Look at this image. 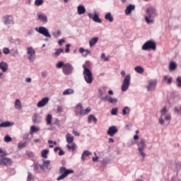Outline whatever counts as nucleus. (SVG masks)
I'll return each instance as SVG.
<instances>
[{
  "label": "nucleus",
  "mask_w": 181,
  "mask_h": 181,
  "mask_svg": "<svg viewBox=\"0 0 181 181\" xmlns=\"http://www.w3.org/2000/svg\"><path fill=\"white\" fill-rule=\"evenodd\" d=\"M176 69H177V64H176V62L171 61L169 65V70L170 71H175Z\"/></svg>",
  "instance_id": "nucleus-26"
},
{
  "label": "nucleus",
  "mask_w": 181,
  "mask_h": 181,
  "mask_svg": "<svg viewBox=\"0 0 181 181\" xmlns=\"http://www.w3.org/2000/svg\"><path fill=\"white\" fill-rule=\"evenodd\" d=\"M163 81L165 83L166 82L168 86L172 84V81H173V78L171 76H164L163 78Z\"/></svg>",
  "instance_id": "nucleus-24"
},
{
  "label": "nucleus",
  "mask_w": 181,
  "mask_h": 181,
  "mask_svg": "<svg viewBox=\"0 0 181 181\" xmlns=\"http://www.w3.org/2000/svg\"><path fill=\"white\" fill-rule=\"evenodd\" d=\"M38 20L41 22H43V23H47V16L43 13H40L37 15Z\"/></svg>",
  "instance_id": "nucleus-23"
},
{
  "label": "nucleus",
  "mask_w": 181,
  "mask_h": 181,
  "mask_svg": "<svg viewBox=\"0 0 181 181\" xmlns=\"http://www.w3.org/2000/svg\"><path fill=\"white\" fill-rule=\"evenodd\" d=\"M91 152L88 151H84L81 155V160H83L84 162V160H86L84 158L85 156H90V155H91Z\"/></svg>",
  "instance_id": "nucleus-35"
},
{
  "label": "nucleus",
  "mask_w": 181,
  "mask_h": 181,
  "mask_svg": "<svg viewBox=\"0 0 181 181\" xmlns=\"http://www.w3.org/2000/svg\"><path fill=\"white\" fill-rule=\"evenodd\" d=\"M27 144H28L27 142L19 143L18 146L19 149H22V148H25V146H26Z\"/></svg>",
  "instance_id": "nucleus-49"
},
{
  "label": "nucleus",
  "mask_w": 181,
  "mask_h": 181,
  "mask_svg": "<svg viewBox=\"0 0 181 181\" xmlns=\"http://www.w3.org/2000/svg\"><path fill=\"white\" fill-rule=\"evenodd\" d=\"M33 30H30L28 31L27 35L28 36H30V35H33Z\"/></svg>",
  "instance_id": "nucleus-64"
},
{
  "label": "nucleus",
  "mask_w": 181,
  "mask_h": 181,
  "mask_svg": "<svg viewBox=\"0 0 181 181\" xmlns=\"http://www.w3.org/2000/svg\"><path fill=\"white\" fill-rule=\"evenodd\" d=\"M101 59L103 60H104V62H108V60H110V58H108V57H105V53H103L101 54Z\"/></svg>",
  "instance_id": "nucleus-50"
},
{
  "label": "nucleus",
  "mask_w": 181,
  "mask_h": 181,
  "mask_svg": "<svg viewBox=\"0 0 181 181\" xmlns=\"http://www.w3.org/2000/svg\"><path fill=\"white\" fill-rule=\"evenodd\" d=\"M117 114H118V108L115 107V108L112 109L111 115H117Z\"/></svg>",
  "instance_id": "nucleus-48"
},
{
  "label": "nucleus",
  "mask_w": 181,
  "mask_h": 181,
  "mask_svg": "<svg viewBox=\"0 0 181 181\" xmlns=\"http://www.w3.org/2000/svg\"><path fill=\"white\" fill-rule=\"evenodd\" d=\"M91 112V107H88L86 108V110H83L82 117H84V115H88V114H90Z\"/></svg>",
  "instance_id": "nucleus-40"
},
{
  "label": "nucleus",
  "mask_w": 181,
  "mask_h": 181,
  "mask_svg": "<svg viewBox=\"0 0 181 181\" xmlns=\"http://www.w3.org/2000/svg\"><path fill=\"white\" fill-rule=\"evenodd\" d=\"M59 156H62V155H64V151L61 148L59 149Z\"/></svg>",
  "instance_id": "nucleus-61"
},
{
  "label": "nucleus",
  "mask_w": 181,
  "mask_h": 181,
  "mask_svg": "<svg viewBox=\"0 0 181 181\" xmlns=\"http://www.w3.org/2000/svg\"><path fill=\"white\" fill-rule=\"evenodd\" d=\"M66 138L67 144H73L74 141V137H73L70 133L66 134Z\"/></svg>",
  "instance_id": "nucleus-29"
},
{
  "label": "nucleus",
  "mask_w": 181,
  "mask_h": 181,
  "mask_svg": "<svg viewBox=\"0 0 181 181\" xmlns=\"http://www.w3.org/2000/svg\"><path fill=\"white\" fill-rule=\"evenodd\" d=\"M131 85V75L127 74L124 77L123 83L122 84L121 90L123 93H125L128 88H129V86Z\"/></svg>",
  "instance_id": "nucleus-6"
},
{
  "label": "nucleus",
  "mask_w": 181,
  "mask_h": 181,
  "mask_svg": "<svg viewBox=\"0 0 181 181\" xmlns=\"http://www.w3.org/2000/svg\"><path fill=\"white\" fill-rule=\"evenodd\" d=\"M93 21H94V22H97L98 23H101V19H100V17H98V14L95 13L94 16H93Z\"/></svg>",
  "instance_id": "nucleus-43"
},
{
  "label": "nucleus",
  "mask_w": 181,
  "mask_h": 181,
  "mask_svg": "<svg viewBox=\"0 0 181 181\" xmlns=\"http://www.w3.org/2000/svg\"><path fill=\"white\" fill-rule=\"evenodd\" d=\"M160 125H165V127H168V125L170 124V120L172 119V116L170 115V114L168 113V108H166V107H164L160 110Z\"/></svg>",
  "instance_id": "nucleus-1"
},
{
  "label": "nucleus",
  "mask_w": 181,
  "mask_h": 181,
  "mask_svg": "<svg viewBox=\"0 0 181 181\" xmlns=\"http://www.w3.org/2000/svg\"><path fill=\"white\" fill-rule=\"evenodd\" d=\"M35 5H36V6H40L41 5H43V0H35Z\"/></svg>",
  "instance_id": "nucleus-46"
},
{
  "label": "nucleus",
  "mask_w": 181,
  "mask_h": 181,
  "mask_svg": "<svg viewBox=\"0 0 181 181\" xmlns=\"http://www.w3.org/2000/svg\"><path fill=\"white\" fill-rule=\"evenodd\" d=\"M40 169L41 170H45V169L50 170V169H52V168H50V160H44L42 165H40Z\"/></svg>",
  "instance_id": "nucleus-15"
},
{
  "label": "nucleus",
  "mask_w": 181,
  "mask_h": 181,
  "mask_svg": "<svg viewBox=\"0 0 181 181\" xmlns=\"http://www.w3.org/2000/svg\"><path fill=\"white\" fill-rule=\"evenodd\" d=\"M59 173L61 175H59L57 178V181L63 180V179H66L68 175H71L74 173V170L71 169H67L66 167H61L59 168Z\"/></svg>",
  "instance_id": "nucleus-3"
},
{
  "label": "nucleus",
  "mask_w": 181,
  "mask_h": 181,
  "mask_svg": "<svg viewBox=\"0 0 181 181\" xmlns=\"http://www.w3.org/2000/svg\"><path fill=\"white\" fill-rule=\"evenodd\" d=\"M175 81L177 88H181V76H178Z\"/></svg>",
  "instance_id": "nucleus-44"
},
{
  "label": "nucleus",
  "mask_w": 181,
  "mask_h": 181,
  "mask_svg": "<svg viewBox=\"0 0 181 181\" xmlns=\"http://www.w3.org/2000/svg\"><path fill=\"white\" fill-rule=\"evenodd\" d=\"M74 90L71 88H68L63 92V95H71V94H74Z\"/></svg>",
  "instance_id": "nucleus-32"
},
{
  "label": "nucleus",
  "mask_w": 181,
  "mask_h": 181,
  "mask_svg": "<svg viewBox=\"0 0 181 181\" xmlns=\"http://www.w3.org/2000/svg\"><path fill=\"white\" fill-rule=\"evenodd\" d=\"M49 103V98H44L37 103L38 108H42V107H45Z\"/></svg>",
  "instance_id": "nucleus-18"
},
{
  "label": "nucleus",
  "mask_w": 181,
  "mask_h": 181,
  "mask_svg": "<svg viewBox=\"0 0 181 181\" xmlns=\"http://www.w3.org/2000/svg\"><path fill=\"white\" fill-rule=\"evenodd\" d=\"M37 131H39L38 127H36V126H35V125L31 126L30 129V134L32 135V134H33V133L37 132Z\"/></svg>",
  "instance_id": "nucleus-39"
},
{
  "label": "nucleus",
  "mask_w": 181,
  "mask_h": 181,
  "mask_svg": "<svg viewBox=\"0 0 181 181\" xmlns=\"http://www.w3.org/2000/svg\"><path fill=\"white\" fill-rule=\"evenodd\" d=\"M98 42V37H94L91 38L90 40L89 41L90 47H93V46H95V45H97Z\"/></svg>",
  "instance_id": "nucleus-25"
},
{
  "label": "nucleus",
  "mask_w": 181,
  "mask_h": 181,
  "mask_svg": "<svg viewBox=\"0 0 181 181\" xmlns=\"http://www.w3.org/2000/svg\"><path fill=\"white\" fill-rule=\"evenodd\" d=\"M105 19L106 21H109V22H114V17H112L111 13H106V15L105 16Z\"/></svg>",
  "instance_id": "nucleus-33"
},
{
  "label": "nucleus",
  "mask_w": 181,
  "mask_h": 181,
  "mask_svg": "<svg viewBox=\"0 0 181 181\" xmlns=\"http://www.w3.org/2000/svg\"><path fill=\"white\" fill-rule=\"evenodd\" d=\"M135 72L139 74H142L144 71V69L142 66H137L134 68Z\"/></svg>",
  "instance_id": "nucleus-38"
},
{
  "label": "nucleus",
  "mask_w": 181,
  "mask_h": 181,
  "mask_svg": "<svg viewBox=\"0 0 181 181\" xmlns=\"http://www.w3.org/2000/svg\"><path fill=\"white\" fill-rule=\"evenodd\" d=\"M73 70H74V67H73V65L70 63H66L64 65V67H62V71L66 76L71 74V73H73Z\"/></svg>",
  "instance_id": "nucleus-9"
},
{
  "label": "nucleus",
  "mask_w": 181,
  "mask_h": 181,
  "mask_svg": "<svg viewBox=\"0 0 181 181\" xmlns=\"http://www.w3.org/2000/svg\"><path fill=\"white\" fill-rule=\"evenodd\" d=\"M12 125H13V122H4L0 123V128H8V127H12Z\"/></svg>",
  "instance_id": "nucleus-28"
},
{
  "label": "nucleus",
  "mask_w": 181,
  "mask_h": 181,
  "mask_svg": "<svg viewBox=\"0 0 181 181\" xmlns=\"http://www.w3.org/2000/svg\"><path fill=\"white\" fill-rule=\"evenodd\" d=\"M0 165H6V166L12 165V160H11V158H4L0 160Z\"/></svg>",
  "instance_id": "nucleus-20"
},
{
  "label": "nucleus",
  "mask_w": 181,
  "mask_h": 181,
  "mask_svg": "<svg viewBox=\"0 0 181 181\" xmlns=\"http://www.w3.org/2000/svg\"><path fill=\"white\" fill-rule=\"evenodd\" d=\"M32 180H33V178L32 177V173H30V172H28L27 181H32Z\"/></svg>",
  "instance_id": "nucleus-51"
},
{
  "label": "nucleus",
  "mask_w": 181,
  "mask_h": 181,
  "mask_svg": "<svg viewBox=\"0 0 181 181\" xmlns=\"http://www.w3.org/2000/svg\"><path fill=\"white\" fill-rule=\"evenodd\" d=\"M38 117H39V115L37 114H35L33 115V121L34 123L37 122Z\"/></svg>",
  "instance_id": "nucleus-56"
},
{
  "label": "nucleus",
  "mask_w": 181,
  "mask_h": 181,
  "mask_svg": "<svg viewBox=\"0 0 181 181\" xmlns=\"http://www.w3.org/2000/svg\"><path fill=\"white\" fill-rule=\"evenodd\" d=\"M64 62H58L56 64V69H63L64 67Z\"/></svg>",
  "instance_id": "nucleus-45"
},
{
  "label": "nucleus",
  "mask_w": 181,
  "mask_h": 181,
  "mask_svg": "<svg viewBox=\"0 0 181 181\" xmlns=\"http://www.w3.org/2000/svg\"><path fill=\"white\" fill-rule=\"evenodd\" d=\"M77 146L76 145V143H72L71 146L69 144L66 145V148L69 151H72V152H74L76 151V148Z\"/></svg>",
  "instance_id": "nucleus-34"
},
{
  "label": "nucleus",
  "mask_w": 181,
  "mask_h": 181,
  "mask_svg": "<svg viewBox=\"0 0 181 181\" xmlns=\"http://www.w3.org/2000/svg\"><path fill=\"white\" fill-rule=\"evenodd\" d=\"M129 112H131V109L128 106H126L122 109L123 115H129Z\"/></svg>",
  "instance_id": "nucleus-36"
},
{
  "label": "nucleus",
  "mask_w": 181,
  "mask_h": 181,
  "mask_svg": "<svg viewBox=\"0 0 181 181\" xmlns=\"http://www.w3.org/2000/svg\"><path fill=\"white\" fill-rule=\"evenodd\" d=\"M79 53H81L83 57H87V56H88V54L91 53V51H90L89 49H84V48L81 47L79 48Z\"/></svg>",
  "instance_id": "nucleus-21"
},
{
  "label": "nucleus",
  "mask_w": 181,
  "mask_h": 181,
  "mask_svg": "<svg viewBox=\"0 0 181 181\" xmlns=\"http://www.w3.org/2000/svg\"><path fill=\"white\" fill-rule=\"evenodd\" d=\"M138 146V151L143 158V159H145V156H146V154H145V152H144V149L146 148V144H145V140L141 139L139 143H137Z\"/></svg>",
  "instance_id": "nucleus-8"
},
{
  "label": "nucleus",
  "mask_w": 181,
  "mask_h": 181,
  "mask_svg": "<svg viewBox=\"0 0 181 181\" xmlns=\"http://www.w3.org/2000/svg\"><path fill=\"white\" fill-rule=\"evenodd\" d=\"M83 105L81 103H78L74 109V112L76 117H83Z\"/></svg>",
  "instance_id": "nucleus-12"
},
{
  "label": "nucleus",
  "mask_w": 181,
  "mask_h": 181,
  "mask_svg": "<svg viewBox=\"0 0 181 181\" xmlns=\"http://www.w3.org/2000/svg\"><path fill=\"white\" fill-rule=\"evenodd\" d=\"M47 153H49V150H42L41 152L42 157L44 158V159H47Z\"/></svg>",
  "instance_id": "nucleus-42"
},
{
  "label": "nucleus",
  "mask_w": 181,
  "mask_h": 181,
  "mask_svg": "<svg viewBox=\"0 0 181 181\" xmlns=\"http://www.w3.org/2000/svg\"><path fill=\"white\" fill-rule=\"evenodd\" d=\"M60 35H62V31H60V30H57L56 33H53V36H54V37H59Z\"/></svg>",
  "instance_id": "nucleus-47"
},
{
  "label": "nucleus",
  "mask_w": 181,
  "mask_h": 181,
  "mask_svg": "<svg viewBox=\"0 0 181 181\" xmlns=\"http://www.w3.org/2000/svg\"><path fill=\"white\" fill-rule=\"evenodd\" d=\"M70 44L66 45L65 53H69L70 52Z\"/></svg>",
  "instance_id": "nucleus-55"
},
{
  "label": "nucleus",
  "mask_w": 181,
  "mask_h": 181,
  "mask_svg": "<svg viewBox=\"0 0 181 181\" xmlns=\"http://www.w3.org/2000/svg\"><path fill=\"white\" fill-rule=\"evenodd\" d=\"M73 134L75 136H80V133H78L76 130H73Z\"/></svg>",
  "instance_id": "nucleus-60"
},
{
  "label": "nucleus",
  "mask_w": 181,
  "mask_h": 181,
  "mask_svg": "<svg viewBox=\"0 0 181 181\" xmlns=\"http://www.w3.org/2000/svg\"><path fill=\"white\" fill-rule=\"evenodd\" d=\"M102 100H103V101H108L110 104H117V103H118V99H117V98H112L108 95L105 96Z\"/></svg>",
  "instance_id": "nucleus-14"
},
{
  "label": "nucleus",
  "mask_w": 181,
  "mask_h": 181,
  "mask_svg": "<svg viewBox=\"0 0 181 181\" xmlns=\"http://www.w3.org/2000/svg\"><path fill=\"white\" fill-rule=\"evenodd\" d=\"M58 113L62 112H63V107L62 106H57V110Z\"/></svg>",
  "instance_id": "nucleus-58"
},
{
  "label": "nucleus",
  "mask_w": 181,
  "mask_h": 181,
  "mask_svg": "<svg viewBox=\"0 0 181 181\" xmlns=\"http://www.w3.org/2000/svg\"><path fill=\"white\" fill-rule=\"evenodd\" d=\"M82 67L83 69V75L85 81L88 84H91V83H93V73L91 72L90 69L86 66V65L83 64Z\"/></svg>",
  "instance_id": "nucleus-2"
},
{
  "label": "nucleus",
  "mask_w": 181,
  "mask_h": 181,
  "mask_svg": "<svg viewBox=\"0 0 181 181\" xmlns=\"http://www.w3.org/2000/svg\"><path fill=\"white\" fill-rule=\"evenodd\" d=\"M27 54L28 55V60L30 62H35V59H36V52L33 47H27Z\"/></svg>",
  "instance_id": "nucleus-11"
},
{
  "label": "nucleus",
  "mask_w": 181,
  "mask_h": 181,
  "mask_svg": "<svg viewBox=\"0 0 181 181\" xmlns=\"http://www.w3.org/2000/svg\"><path fill=\"white\" fill-rule=\"evenodd\" d=\"M4 141L5 142H11L12 141V138L7 135L4 137Z\"/></svg>",
  "instance_id": "nucleus-52"
},
{
  "label": "nucleus",
  "mask_w": 181,
  "mask_h": 181,
  "mask_svg": "<svg viewBox=\"0 0 181 181\" xmlns=\"http://www.w3.org/2000/svg\"><path fill=\"white\" fill-rule=\"evenodd\" d=\"M14 107L16 110H21V108H22V103H21V100L19 99L16 100Z\"/></svg>",
  "instance_id": "nucleus-31"
},
{
  "label": "nucleus",
  "mask_w": 181,
  "mask_h": 181,
  "mask_svg": "<svg viewBox=\"0 0 181 181\" xmlns=\"http://www.w3.org/2000/svg\"><path fill=\"white\" fill-rule=\"evenodd\" d=\"M157 82L156 81H150L148 85L146 86L147 91H153L156 87Z\"/></svg>",
  "instance_id": "nucleus-16"
},
{
  "label": "nucleus",
  "mask_w": 181,
  "mask_h": 181,
  "mask_svg": "<svg viewBox=\"0 0 181 181\" xmlns=\"http://www.w3.org/2000/svg\"><path fill=\"white\" fill-rule=\"evenodd\" d=\"M77 11L78 15H83V13H86V7H84L83 5H79L77 7Z\"/></svg>",
  "instance_id": "nucleus-27"
},
{
  "label": "nucleus",
  "mask_w": 181,
  "mask_h": 181,
  "mask_svg": "<svg viewBox=\"0 0 181 181\" xmlns=\"http://www.w3.org/2000/svg\"><path fill=\"white\" fill-rule=\"evenodd\" d=\"M66 42V40L65 39H61L58 41V45L59 46H63V43Z\"/></svg>",
  "instance_id": "nucleus-54"
},
{
  "label": "nucleus",
  "mask_w": 181,
  "mask_h": 181,
  "mask_svg": "<svg viewBox=\"0 0 181 181\" xmlns=\"http://www.w3.org/2000/svg\"><path fill=\"white\" fill-rule=\"evenodd\" d=\"M61 53H64V49L63 48L56 49L54 54L56 57H59Z\"/></svg>",
  "instance_id": "nucleus-37"
},
{
  "label": "nucleus",
  "mask_w": 181,
  "mask_h": 181,
  "mask_svg": "<svg viewBox=\"0 0 181 181\" xmlns=\"http://www.w3.org/2000/svg\"><path fill=\"white\" fill-rule=\"evenodd\" d=\"M146 13L148 15L145 17V21L148 25H151V23H153V20L149 18H155L156 16V10L152 7L146 9Z\"/></svg>",
  "instance_id": "nucleus-4"
},
{
  "label": "nucleus",
  "mask_w": 181,
  "mask_h": 181,
  "mask_svg": "<svg viewBox=\"0 0 181 181\" xmlns=\"http://www.w3.org/2000/svg\"><path fill=\"white\" fill-rule=\"evenodd\" d=\"M98 119H97V117L94 115H90L88 117V124H91V122H94V124H97V122Z\"/></svg>",
  "instance_id": "nucleus-22"
},
{
  "label": "nucleus",
  "mask_w": 181,
  "mask_h": 181,
  "mask_svg": "<svg viewBox=\"0 0 181 181\" xmlns=\"http://www.w3.org/2000/svg\"><path fill=\"white\" fill-rule=\"evenodd\" d=\"M4 25L6 26H11V25H15V20H13V16L12 15H5L1 18Z\"/></svg>",
  "instance_id": "nucleus-7"
},
{
  "label": "nucleus",
  "mask_w": 181,
  "mask_h": 181,
  "mask_svg": "<svg viewBox=\"0 0 181 181\" xmlns=\"http://www.w3.org/2000/svg\"><path fill=\"white\" fill-rule=\"evenodd\" d=\"M118 132V128L117 126H111L109 127L107 134L109 135V136H114L115 134Z\"/></svg>",
  "instance_id": "nucleus-13"
},
{
  "label": "nucleus",
  "mask_w": 181,
  "mask_h": 181,
  "mask_svg": "<svg viewBox=\"0 0 181 181\" xmlns=\"http://www.w3.org/2000/svg\"><path fill=\"white\" fill-rule=\"evenodd\" d=\"M141 49L145 51L153 50L155 52L156 50V42L153 40H148L142 45Z\"/></svg>",
  "instance_id": "nucleus-5"
},
{
  "label": "nucleus",
  "mask_w": 181,
  "mask_h": 181,
  "mask_svg": "<svg viewBox=\"0 0 181 181\" xmlns=\"http://www.w3.org/2000/svg\"><path fill=\"white\" fill-rule=\"evenodd\" d=\"M108 143H109V144H114V139H112V138H109V139H108Z\"/></svg>",
  "instance_id": "nucleus-63"
},
{
  "label": "nucleus",
  "mask_w": 181,
  "mask_h": 181,
  "mask_svg": "<svg viewBox=\"0 0 181 181\" xmlns=\"http://www.w3.org/2000/svg\"><path fill=\"white\" fill-rule=\"evenodd\" d=\"M3 53H4V54H9V48H8V47H4V48L3 49Z\"/></svg>",
  "instance_id": "nucleus-53"
},
{
  "label": "nucleus",
  "mask_w": 181,
  "mask_h": 181,
  "mask_svg": "<svg viewBox=\"0 0 181 181\" xmlns=\"http://www.w3.org/2000/svg\"><path fill=\"white\" fill-rule=\"evenodd\" d=\"M88 16L90 18V19H94V14L89 13Z\"/></svg>",
  "instance_id": "nucleus-62"
},
{
  "label": "nucleus",
  "mask_w": 181,
  "mask_h": 181,
  "mask_svg": "<svg viewBox=\"0 0 181 181\" xmlns=\"http://www.w3.org/2000/svg\"><path fill=\"white\" fill-rule=\"evenodd\" d=\"M23 139L24 140L29 139V134H24Z\"/></svg>",
  "instance_id": "nucleus-59"
},
{
  "label": "nucleus",
  "mask_w": 181,
  "mask_h": 181,
  "mask_svg": "<svg viewBox=\"0 0 181 181\" xmlns=\"http://www.w3.org/2000/svg\"><path fill=\"white\" fill-rule=\"evenodd\" d=\"M53 119V116L52 114H48L45 118L47 125H52V119Z\"/></svg>",
  "instance_id": "nucleus-30"
},
{
  "label": "nucleus",
  "mask_w": 181,
  "mask_h": 181,
  "mask_svg": "<svg viewBox=\"0 0 181 181\" xmlns=\"http://www.w3.org/2000/svg\"><path fill=\"white\" fill-rule=\"evenodd\" d=\"M132 11H135V5L134 4H129V6H127L124 13L125 15H131L132 13Z\"/></svg>",
  "instance_id": "nucleus-17"
},
{
  "label": "nucleus",
  "mask_w": 181,
  "mask_h": 181,
  "mask_svg": "<svg viewBox=\"0 0 181 181\" xmlns=\"http://www.w3.org/2000/svg\"><path fill=\"white\" fill-rule=\"evenodd\" d=\"M35 30L36 32H38V33H40V35L45 36V37H49V39L50 37H52V35L49 33V30H47V28H46L45 27L40 26L39 28H35Z\"/></svg>",
  "instance_id": "nucleus-10"
},
{
  "label": "nucleus",
  "mask_w": 181,
  "mask_h": 181,
  "mask_svg": "<svg viewBox=\"0 0 181 181\" xmlns=\"http://www.w3.org/2000/svg\"><path fill=\"white\" fill-rule=\"evenodd\" d=\"M34 168V172H35V173H40V170H42V168H40V165H39L38 164H35L33 165Z\"/></svg>",
  "instance_id": "nucleus-41"
},
{
  "label": "nucleus",
  "mask_w": 181,
  "mask_h": 181,
  "mask_svg": "<svg viewBox=\"0 0 181 181\" xmlns=\"http://www.w3.org/2000/svg\"><path fill=\"white\" fill-rule=\"evenodd\" d=\"M180 109H179L177 107H175L174 108L175 112H177V114H181V105H180Z\"/></svg>",
  "instance_id": "nucleus-57"
},
{
  "label": "nucleus",
  "mask_w": 181,
  "mask_h": 181,
  "mask_svg": "<svg viewBox=\"0 0 181 181\" xmlns=\"http://www.w3.org/2000/svg\"><path fill=\"white\" fill-rule=\"evenodd\" d=\"M8 63L4 61L0 62V70H1L3 73H6V71H8Z\"/></svg>",
  "instance_id": "nucleus-19"
}]
</instances>
